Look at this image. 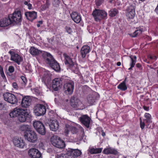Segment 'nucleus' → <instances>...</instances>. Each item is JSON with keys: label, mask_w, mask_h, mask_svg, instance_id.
<instances>
[{"label": "nucleus", "mask_w": 158, "mask_h": 158, "mask_svg": "<svg viewBox=\"0 0 158 158\" xmlns=\"http://www.w3.org/2000/svg\"><path fill=\"white\" fill-rule=\"evenodd\" d=\"M155 11L157 13V14H158V4L155 10Z\"/></svg>", "instance_id": "obj_52"}, {"label": "nucleus", "mask_w": 158, "mask_h": 158, "mask_svg": "<svg viewBox=\"0 0 158 158\" xmlns=\"http://www.w3.org/2000/svg\"><path fill=\"white\" fill-rule=\"evenodd\" d=\"M118 89L123 91H125L127 89V87L126 85L125 80L122 83L120 84L118 86Z\"/></svg>", "instance_id": "obj_34"}, {"label": "nucleus", "mask_w": 158, "mask_h": 158, "mask_svg": "<svg viewBox=\"0 0 158 158\" xmlns=\"http://www.w3.org/2000/svg\"><path fill=\"white\" fill-rule=\"evenodd\" d=\"M23 113H21L18 116V120L21 122H25L27 118H29L31 116L29 110L25 109Z\"/></svg>", "instance_id": "obj_14"}, {"label": "nucleus", "mask_w": 158, "mask_h": 158, "mask_svg": "<svg viewBox=\"0 0 158 158\" xmlns=\"http://www.w3.org/2000/svg\"><path fill=\"white\" fill-rule=\"evenodd\" d=\"M44 55H46V62L52 69L56 71L59 70L60 67L59 64L54 60L50 54L48 52H44Z\"/></svg>", "instance_id": "obj_1"}, {"label": "nucleus", "mask_w": 158, "mask_h": 158, "mask_svg": "<svg viewBox=\"0 0 158 158\" xmlns=\"http://www.w3.org/2000/svg\"><path fill=\"white\" fill-rule=\"evenodd\" d=\"M27 6L29 9H31V8L32 5L31 4L29 3Z\"/></svg>", "instance_id": "obj_51"}, {"label": "nucleus", "mask_w": 158, "mask_h": 158, "mask_svg": "<svg viewBox=\"0 0 158 158\" xmlns=\"http://www.w3.org/2000/svg\"><path fill=\"white\" fill-rule=\"evenodd\" d=\"M51 74L49 71H45L42 77V81L45 83L49 82L51 79Z\"/></svg>", "instance_id": "obj_31"}, {"label": "nucleus", "mask_w": 158, "mask_h": 158, "mask_svg": "<svg viewBox=\"0 0 158 158\" xmlns=\"http://www.w3.org/2000/svg\"><path fill=\"white\" fill-rule=\"evenodd\" d=\"M46 111L45 106L42 104H37L34 108V112L38 116L43 115L45 114Z\"/></svg>", "instance_id": "obj_6"}, {"label": "nucleus", "mask_w": 158, "mask_h": 158, "mask_svg": "<svg viewBox=\"0 0 158 158\" xmlns=\"http://www.w3.org/2000/svg\"><path fill=\"white\" fill-rule=\"evenodd\" d=\"M90 51V47L87 45L84 46L81 48V53L82 58H84Z\"/></svg>", "instance_id": "obj_30"}, {"label": "nucleus", "mask_w": 158, "mask_h": 158, "mask_svg": "<svg viewBox=\"0 0 158 158\" xmlns=\"http://www.w3.org/2000/svg\"><path fill=\"white\" fill-rule=\"evenodd\" d=\"M24 136L28 141L32 143H35L38 139L37 135L33 130L30 131L29 132L25 133Z\"/></svg>", "instance_id": "obj_5"}, {"label": "nucleus", "mask_w": 158, "mask_h": 158, "mask_svg": "<svg viewBox=\"0 0 158 158\" xmlns=\"http://www.w3.org/2000/svg\"><path fill=\"white\" fill-rule=\"evenodd\" d=\"M9 53L11 55L10 60L19 64L22 61V57L18 54L15 53L13 51H10Z\"/></svg>", "instance_id": "obj_13"}, {"label": "nucleus", "mask_w": 158, "mask_h": 158, "mask_svg": "<svg viewBox=\"0 0 158 158\" xmlns=\"http://www.w3.org/2000/svg\"><path fill=\"white\" fill-rule=\"evenodd\" d=\"M62 82L60 78H56L53 80L52 82V87L55 91H57L61 85Z\"/></svg>", "instance_id": "obj_21"}, {"label": "nucleus", "mask_w": 158, "mask_h": 158, "mask_svg": "<svg viewBox=\"0 0 158 158\" xmlns=\"http://www.w3.org/2000/svg\"><path fill=\"white\" fill-rule=\"evenodd\" d=\"M2 103H0V105H2Z\"/></svg>", "instance_id": "obj_61"}, {"label": "nucleus", "mask_w": 158, "mask_h": 158, "mask_svg": "<svg viewBox=\"0 0 158 158\" xmlns=\"http://www.w3.org/2000/svg\"><path fill=\"white\" fill-rule=\"evenodd\" d=\"M102 135L103 136H104L105 135V133L104 132H102Z\"/></svg>", "instance_id": "obj_56"}, {"label": "nucleus", "mask_w": 158, "mask_h": 158, "mask_svg": "<svg viewBox=\"0 0 158 158\" xmlns=\"http://www.w3.org/2000/svg\"><path fill=\"white\" fill-rule=\"evenodd\" d=\"M12 24V22L9 17L8 18H5L1 19L0 21V27H7Z\"/></svg>", "instance_id": "obj_26"}, {"label": "nucleus", "mask_w": 158, "mask_h": 158, "mask_svg": "<svg viewBox=\"0 0 158 158\" xmlns=\"http://www.w3.org/2000/svg\"><path fill=\"white\" fill-rule=\"evenodd\" d=\"M96 4L97 6H100L102 3V1L101 0H96Z\"/></svg>", "instance_id": "obj_45"}, {"label": "nucleus", "mask_w": 158, "mask_h": 158, "mask_svg": "<svg viewBox=\"0 0 158 158\" xmlns=\"http://www.w3.org/2000/svg\"><path fill=\"white\" fill-rule=\"evenodd\" d=\"M50 141L52 144L57 148H63L65 146L64 142L57 135L52 136L51 138Z\"/></svg>", "instance_id": "obj_3"}, {"label": "nucleus", "mask_w": 158, "mask_h": 158, "mask_svg": "<svg viewBox=\"0 0 158 158\" xmlns=\"http://www.w3.org/2000/svg\"><path fill=\"white\" fill-rule=\"evenodd\" d=\"M71 16L73 20L77 23H79L81 20L80 15L76 12H73L71 14Z\"/></svg>", "instance_id": "obj_27"}, {"label": "nucleus", "mask_w": 158, "mask_h": 158, "mask_svg": "<svg viewBox=\"0 0 158 158\" xmlns=\"http://www.w3.org/2000/svg\"><path fill=\"white\" fill-rule=\"evenodd\" d=\"M135 6L133 5L128 6L126 10V15L128 19H133L135 17Z\"/></svg>", "instance_id": "obj_11"}, {"label": "nucleus", "mask_w": 158, "mask_h": 158, "mask_svg": "<svg viewBox=\"0 0 158 158\" xmlns=\"http://www.w3.org/2000/svg\"><path fill=\"white\" fill-rule=\"evenodd\" d=\"M51 130L56 131L58 128L59 125L58 121L56 119H50L48 123Z\"/></svg>", "instance_id": "obj_17"}, {"label": "nucleus", "mask_w": 158, "mask_h": 158, "mask_svg": "<svg viewBox=\"0 0 158 158\" xmlns=\"http://www.w3.org/2000/svg\"><path fill=\"white\" fill-rule=\"evenodd\" d=\"M63 56L65 60V63L73 70H74L77 67V65L74 63L71 58L66 53H64Z\"/></svg>", "instance_id": "obj_9"}, {"label": "nucleus", "mask_w": 158, "mask_h": 158, "mask_svg": "<svg viewBox=\"0 0 158 158\" xmlns=\"http://www.w3.org/2000/svg\"><path fill=\"white\" fill-rule=\"evenodd\" d=\"M39 148H40L44 149V143L42 142L39 143Z\"/></svg>", "instance_id": "obj_48"}, {"label": "nucleus", "mask_w": 158, "mask_h": 158, "mask_svg": "<svg viewBox=\"0 0 158 158\" xmlns=\"http://www.w3.org/2000/svg\"><path fill=\"white\" fill-rule=\"evenodd\" d=\"M82 131H83V132H84V130L83 129H82Z\"/></svg>", "instance_id": "obj_59"}, {"label": "nucleus", "mask_w": 158, "mask_h": 158, "mask_svg": "<svg viewBox=\"0 0 158 158\" xmlns=\"http://www.w3.org/2000/svg\"><path fill=\"white\" fill-rule=\"evenodd\" d=\"M140 127L142 129H143L144 128L145 126H146L145 121H143V122H142L141 118H140Z\"/></svg>", "instance_id": "obj_40"}, {"label": "nucleus", "mask_w": 158, "mask_h": 158, "mask_svg": "<svg viewBox=\"0 0 158 158\" xmlns=\"http://www.w3.org/2000/svg\"><path fill=\"white\" fill-rule=\"evenodd\" d=\"M65 29L67 32L69 34H71L73 32L72 29L69 27L66 26L65 27Z\"/></svg>", "instance_id": "obj_42"}, {"label": "nucleus", "mask_w": 158, "mask_h": 158, "mask_svg": "<svg viewBox=\"0 0 158 158\" xmlns=\"http://www.w3.org/2000/svg\"><path fill=\"white\" fill-rule=\"evenodd\" d=\"M92 15L95 20L97 22L104 19L107 16V13L104 10L97 9L93 11Z\"/></svg>", "instance_id": "obj_2"}, {"label": "nucleus", "mask_w": 158, "mask_h": 158, "mask_svg": "<svg viewBox=\"0 0 158 158\" xmlns=\"http://www.w3.org/2000/svg\"><path fill=\"white\" fill-rule=\"evenodd\" d=\"M25 15L28 20L32 21L37 18V12L35 11L27 12L25 13Z\"/></svg>", "instance_id": "obj_25"}, {"label": "nucleus", "mask_w": 158, "mask_h": 158, "mask_svg": "<svg viewBox=\"0 0 158 158\" xmlns=\"http://www.w3.org/2000/svg\"><path fill=\"white\" fill-rule=\"evenodd\" d=\"M144 117L145 118L143 119L146 123V126L148 128L151 127L149 126V124L152 123V117L151 115L148 113H145L144 114Z\"/></svg>", "instance_id": "obj_29"}, {"label": "nucleus", "mask_w": 158, "mask_h": 158, "mask_svg": "<svg viewBox=\"0 0 158 158\" xmlns=\"http://www.w3.org/2000/svg\"><path fill=\"white\" fill-rule=\"evenodd\" d=\"M112 2V0H111V1H110V3H111V2Z\"/></svg>", "instance_id": "obj_60"}, {"label": "nucleus", "mask_w": 158, "mask_h": 158, "mask_svg": "<svg viewBox=\"0 0 158 158\" xmlns=\"http://www.w3.org/2000/svg\"><path fill=\"white\" fill-rule=\"evenodd\" d=\"M74 83L73 82L69 81L64 84V88L66 93L69 94H72L74 88Z\"/></svg>", "instance_id": "obj_12"}, {"label": "nucleus", "mask_w": 158, "mask_h": 158, "mask_svg": "<svg viewBox=\"0 0 158 158\" xmlns=\"http://www.w3.org/2000/svg\"><path fill=\"white\" fill-rule=\"evenodd\" d=\"M110 17H113L116 16L118 13V10L116 8L111 9L109 12Z\"/></svg>", "instance_id": "obj_37"}, {"label": "nucleus", "mask_w": 158, "mask_h": 158, "mask_svg": "<svg viewBox=\"0 0 158 158\" xmlns=\"http://www.w3.org/2000/svg\"><path fill=\"white\" fill-rule=\"evenodd\" d=\"M13 142L15 146L21 148H23L25 145V143L21 138H14L13 139Z\"/></svg>", "instance_id": "obj_20"}, {"label": "nucleus", "mask_w": 158, "mask_h": 158, "mask_svg": "<svg viewBox=\"0 0 158 158\" xmlns=\"http://www.w3.org/2000/svg\"><path fill=\"white\" fill-rule=\"evenodd\" d=\"M13 87L15 89H17L18 88V86L16 83L14 82L12 84Z\"/></svg>", "instance_id": "obj_46"}, {"label": "nucleus", "mask_w": 158, "mask_h": 158, "mask_svg": "<svg viewBox=\"0 0 158 158\" xmlns=\"http://www.w3.org/2000/svg\"><path fill=\"white\" fill-rule=\"evenodd\" d=\"M14 68L13 66H9L8 68V71L10 73H12L14 71Z\"/></svg>", "instance_id": "obj_44"}, {"label": "nucleus", "mask_w": 158, "mask_h": 158, "mask_svg": "<svg viewBox=\"0 0 158 158\" xmlns=\"http://www.w3.org/2000/svg\"><path fill=\"white\" fill-rule=\"evenodd\" d=\"M48 4L47 3H46L45 5L42 6L41 9L42 10H45L48 8Z\"/></svg>", "instance_id": "obj_43"}, {"label": "nucleus", "mask_w": 158, "mask_h": 158, "mask_svg": "<svg viewBox=\"0 0 158 158\" xmlns=\"http://www.w3.org/2000/svg\"><path fill=\"white\" fill-rule=\"evenodd\" d=\"M70 102L72 107L76 110L79 109L80 106L81 105V102L80 100L74 96L71 98Z\"/></svg>", "instance_id": "obj_15"}, {"label": "nucleus", "mask_w": 158, "mask_h": 158, "mask_svg": "<svg viewBox=\"0 0 158 158\" xmlns=\"http://www.w3.org/2000/svg\"><path fill=\"white\" fill-rule=\"evenodd\" d=\"M80 121L87 128L89 126L91 119L87 115H83L80 118Z\"/></svg>", "instance_id": "obj_16"}, {"label": "nucleus", "mask_w": 158, "mask_h": 158, "mask_svg": "<svg viewBox=\"0 0 158 158\" xmlns=\"http://www.w3.org/2000/svg\"><path fill=\"white\" fill-rule=\"evenodd\" d=\"M24 4L25 5H27L28 4H29L28 3V2H27V1H25L24 2Z\"/></svg>", "instance_id": "obj_55"}, {"label": "nucleus", "mask_w": 158, "mask_h": 158, "mask_svg": "<svg viewBox=\"0 0 158 158\" xmlns=\"http://www.w3.org/2000/svg\"><path fill=\"white\" fill-rule=\"evenodd\" d=\"M12 23H18L22 21V15L19 10L15 11L12 14L9 15Z\"/></svg>", "instance_id": "obj_4"}, {"label": "nucleus", "mask_w": 158, "mask_h": 158, "mask_svg": "<svg viewBox=\"0 0 158 158\" xmlns=\"http://www.w3.org/2000/svg\"><path fill=\"white\" fill-rule=\"evenodd\" d=\"M30 53L33 56H36L42 54L43 57L46 58V55H44V51L40 50L34 47H31L29 50Z\"/></svg>", "instance_id": "obj_19"}, {"label": "nucleus", "mask_w": 158, "mask_h": 158, "mask_svg": "<svg viewBox=\"0 0 158 158\" xmlns=\"http://www.w3.org/2000/svg\"><path fill=\"white\" fill-rule=\"evenodd\" d=\"M31 99L29 97H25L22 99L21 105L23 107L27 108L31 105Z\"/></svg>", "instance_id": "obj_24"}, {"label": "nucleus", "mask_w": 158, "mask_h": 158, "mask_svg": "<svg viewBox=\"0 0 158 158\" xmlns=\"http://www.w3.org/2000/svg\"><path fill=\"white\" fill-rule=\"evenodd\" d=\"M102 153L106 154H113L117 155L118 154V152L114 148L110 147L104 149L102 152Z\"/></svg>", "instance_id": "obj_28"}, {"label": "nucleus", "mask_w": 158, "mask_h": 158, "mask_svg": "<svg viewBox=\"0 0 158 158\" xmlns=\"http://www.w3.org/2000/svg\"><path fill=\"white\" fill-rule=\"evenodd\" d=\"M57 158H71L70 156L67 151V152L65 154H61L60 155L58 156Z\"/></svg>", "instance_id": "obj_39"}, {"label": "nucleus", "mask_w": 158, "mask_h": 158, "mask_svg": "<svg viewBox=\"0 0 158 158\" xmlns=\"http://www.w3.org/2000/svg\"><path fill=\"white\" fill-rule=\"evenodd\" d=\"M136 66L137 68H139L140 70H142V66L140 63H137L136 64Z\"/></svg>", "instance_id": "obj_49"}, {"label": "nucleus", "mask_w": 158, "mask_h": 158, "mask_svg": "<svg viewBox=\"0 0 158 158\" xmlns=\"http://www.w3.org/2000/svg\"><path fill=\"white\" fill-rule=\"evenodd\" d=\"M142 32V30L141 28H139L137 30L135 31L131 34V36L133 37H135L139 35Z\"/></svg>", "instance_id": "obj_38"}, {"label": "nucleus", "mask_w": 158, "mask_h": 158, "mask_svg": "<svg viewBox=\"0 0 158 158\" xmlns=\"http://www.w3.org/2000/svg\"><path fill=\"white\" fill-rule=\"evenodd\" d=\"M4 100L12 104H15L18 100L16 97L13 94L10 93H6L3 95Z\"/></svg>", "instance_id": "obj_7"}, {"label": "nucleus", "mask_w": 158, "mask_h": 158, "mask_svg": "<svg viewBox=\"0 0 158 158\" xmlns=\"http://www.w3.org/2000/svg\"><path fill=\"white\" fill-rule=\"evenodd\" d=\"M33 125L34 127L40 134L43 135L45 134V128L40 121H35L33 123Z\"/></svg>", "instance_id": "obj_8"}, {"label": "nucleus", "mask_w": 158, "mask_h": 158, "mask_svg": "<svg viewBox=\"0 0 158 158\" xmlns=\"http://www.w3.org/2000/svg\"><path fill=\"white\" fill-rule=\"evenodd\" d=\"M121 65V63L120 62H118L117 63V65L118 66H119Z\"/></svg>", "instance_id": "obj_53"}, {"label": "nucleus", "mask_w": 158, "mask_h": 158, "mask_svg": "<svg viewBox=\"0 0 158 158\" xmlns=\"http://www.w3.org/2000/svg\"><path fill=\"white\" fill-rule=\"evenodd\" d=\"M143 108L146 110L148 111L149 110V107L148 106H144L143 107Z\"/></svg>", "instance_id": "obj_50"}, {"label": "nucleus", "mask_w": 158, "mask_h": 158, "mask_svg": "<svg viewBox=\"0 0 158 158\" xmlns=\"http://www.w3.org/2000/svg\"><path fill=\"white\" fill-rule=\"evenodd\" d=\"M21 130L23 131H26L25 133L29 132L32 130L31 129L30 127L28 125H23L20 127Z\"/></svg>", "instance_id": "obj_35"}, {"label": "nucleus", "mask_w": 158, "mask_h": 158, "mask_svg": "<svg viewBox=\"0 0 158 158\" xmlns=\"http://www.w3.org/2000/svg\"><path fill=\"white\" fill-rule=\"evenodd\" d=\"M87 100V102L90 105H93L95 102V98L92 95L88 96Z\"/></svg>", "instance_id": "obj_36"}, {"label": "nucleus", "mask_w": 158, "mask_h": 158, "mask_svg": "<svg viewBox=\"0 0 158 158\" xmlns=\"http://www.w3.org/2000/svg\"><path fill=\"white\" fill-rule=\"evenodd\" d=\"M149 58L151 59H152V56H150L149 57Z\"/></svg>", "instance_id": "obj_58"}, {"label": "nucleus", "mask_w": 158, "mask_h": 158, "mask_svg": "<svg viewBox=\"0 0 158 158\" xmlns=\"http://www.w3.org/2000/svg\"><path fill=\"white\" fill-rule=\"evenodd\" d=\"M130 57L131 61L130 64V67L128 69L129 70H131L134 67L136 61L137 57L135 56L130 55Z\"/></svg>", "instance_id": "obj_32"}, {"label": "nucleus", "mask_w": 158, "mask_h": 158, "mask_svg": "<svg viewBox=\"0 0 158 158\" xmlns=\"http://www.w3.org/2000/svg\"><path fill=\"white\" fill-rule=\"evenodd\" d=\"M39 24H42L43 23V21H40L38 22Z\"/></svg>", "instance_id": "obj_54"}, {"label": "nucleus", "mask_w": 158, "mask_h": 158, "mask_svg": "<svg viewBox=\"0 0 158 158\" xmlns=\"http://www.w3.org/2000/svg\"><path fill=\"white\" fill-rule=\"evenodd\" d=\"M37 27H40V24H37Z\"/></svg>", "instance_id": "obj_57"}, {"label": "nucleus", "mask_w": 158, "mask_h": 158, "mask_svg": "<svg viewBox=\"0 0 158 158\" xmlns=\"http://www.w3.org/2000/svg\"><path fill=\"white\" fill-rule=\"evenodd\" d=\"M70 131L73 134H74L77 132V130L74 127L70 126L69 125H66L64 131L65 135L68 136Z\"/></svg>", "instance_id": "obj_22"}, {"label": "nucleus", "mask_w": 158, "mask_h": 158, "mask_svg": "<svg viewBox=\"0 0 158 158\" xmlns=\"http://www.w3.org/2000/svg\"><path fill=\"white\" fill-rule=\"evenodd\" d=\"M29 156L31 158H40L41 156L40 152L35 148H31L28 152Z\"/></svg>", "instance_id": "obj_10"}, {"label": "nucleus", "mask_w": 158, "mask_h": 158, "mask_svg": "<svg viewBox=\"0 0 158 158\" xmlns=\"http://www.w3.org/2000/svg\"><path fill=\"white\" fill-rule=\"evenodd\" d=\"M21 80L23 81V82L26 84L27 82V81L26 78L24 76H21Z\"/></svg>", "instance_id": "obj_47"}, {"label": "nucleus", "mask_w": 158, "mask_h": 158, "mask_svg": "<svg viewBox=\"0 0 158 158\" xmlns=\"http://www.w3.org/2000/svg\"><path fill=\"white\" fill-rule=\"evenodd\" d=\"M0 75H1V76L2 77L3 79H6V77L5 76L4 74V71L3 70V69L0 66Z\"/></svg>", "instance_id": "obj_41"}, {"label": "nucleus", "mask_w": 158, "mask_h": 158, "mask_svg": "<svg viewBox=\"0 0 158 158\" xmlns=\"http://www.w3.org/2000/svg\"><path fill=\"white\" fill-rule=\"evenodd\" d=\"M24 110L20 108L17 107L9 113L11 117H15L18 116L21 113H23Z\"/></svg>", "instance_id": "obj_18"}, {"label": "nucleus", "mask_w": 158, "mask_h": 158, "mask_svg": "<svg viewBox=\"0 0 158 158\" xmlns=\"http://www.w3.org/2000/svg\"><path fill=\"white\" fill-rule=\"evenodd\" d=\"M57 0V1H57V2H58V0Z\"/></svg>", "instance_id": "obj_62"}, {"label": "nucleus", "mask_w": 158, "mask_h": 158, "mask_svg": "<svg viewBox=\"0 0 158 158\" xmlns=\"http://www.w3.org/2000/svg\"><path fill=\"white\" fill-rule=\"evenodd\" d=\"M102 148H90L89 149V152L91 154H98L101 152Z\"/></svg>", "instance_id": "obj_33"}, {"label": "nucleus", "mask_w": 158, "mask_h": 158, "mask_svg": "<svg viewBox=\"0 0 158 158\" xmlns=\"http://www.w3.org/2000/svg\"><path fill=\"white\" fill-rule=\"evenodd\" d=\"M69 154L71 158H76L79 156L81 154V151L77 149H70L68 151Z\"/></svg>", "instance_id": "obj_23"}]
</instances>
